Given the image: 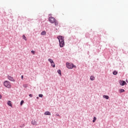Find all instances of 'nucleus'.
Here are the masks:
<instances>
[{
	"label": "nucleus",
	"instance_id": "f257e3e1",
	"mask_svg": "<svg viewBox=\"0 0 128 128\" xmlns=\"http://www.w3.org/2000/svg\"><path fill=\"white\" fill-rule=\"evenodd\" d=\"M57 38L59 40L60 48H64V38L62 36H59L57 37Z\"/></svg>",
	"mask_w": 128,
	"mask_h": 128
},
{
	"label": "nucleus",
	"instance_id": "f03ea898",
	"mask_svg": "<svg viewBox=\"0 0 128 128\" xmlns=\"http://www.w3.org/2000/svg\"><path fill=\"white\" fill-rule=\"evenodd\" d=\"M66 66L69 69H72L73 68H76V66H74L72 64V63H68V62H66Z\"/></svg>",
	"mask_w": 128,
	"mask_h": 128
},
{
	"label": "nucleus",
	"instance_id": "7ed1b4c3",
	"mask_svg": "<svg viewBox=\"0 0 128 128\" xmlns=\"http://www.w3.org/2000/svg\"><path fill=\"white\" fill-rule=\"evenodd\" d=\"M4 84L6 88H12V85L10 84V82L6 80L4 82Z\"/></svg>",
	"mask_w": 128,
	"mask_h": 128
},
{
	"label": "nucleus",
	"instance_id": "20e7f679",
	"mask_svg": "<svg viewBox=\"0 0 128 128\" xmlns=\"http://www.w3.org/2000/svg\"><path fill=\"white\" fill-rule=\"evenodd\" d=\"M49 22H51V24H54V22H56V18L52 16H50L48 18Z\"/></svg>",
	"mask_w": 128,
	"mask_h": 128
},
{
	"label": "nucleus",
	"instance_id": "39448f33",
	"mask_svg": "<svg viewBox=\"0 0 128 128\" xmlns=\"http://www.w3.org/2000/svg\"><path fill=\"white\" fill-rule=\"evenodd\" d=\"M31 124L33 126H38V122H36V120H32L31 122Z\"/></svg>",
	"mask_w": 128,
	"mask_h": 128
},
{
	"label": "nucleus",
	"instance_id": "423d86ee",
	"mask_svg": "<svg viewBox=\"0 0 128 128\" xmlns=\"http://www.w3.org/2000/svg\"><path fill=\"white\" fill-rule=\"evenodd\" d=\"M8 79L9 80H11V82H14V79L11 76H8Z\"/></svg>",
	"mask_w": 128,
	"mask_h": 128
},
{
	"label": "nucleus",
	"instance_id": "0eeeda50",
	"mask_svg": "<svg viewBox=\"0 0 128 128\" xmlns=\"http://www.w3.org/2000/svg\"><path fill=\"white\" fill-rule=\"evenodd\" d=\"M7 104H8V106H9L12 108V102H10V100H8V102Z\"/></svg>",
	"mask_w": 128,
	"mask_h": 128
},
{
	"label": "nucleus",
	"instance_id": "6e6552de",
	"mask_svg": "<svg viewBox=\"0 0 128 128\" xmlns=\"http://www.w3.org/2000/svg\"><path fill=\"white\" fill-rule=\"evenodd\" d=\"M44 116H50L51 114L50 112H46L44 114Z\"/></svg>",
	"mask_w": 128,
	"mask_h": 128
},
{
	"label": "nucleus",
	"instance_id": "1a4fd4ad",
	"mask_svg": "<svg viewBox=\"0 0 128 128\" xmlns=\"http://www.w3.org/2000/svg\"><path fill=\"white\" fill-rule=\"evenodd\" d=\"M126 84L125 81H122L120 82V86H124Z\"/></svg>",
	"mask_w": 128,
	"mask_h": 128
},
{
	"label": "nucleus",
	"instance_id": "9d476101",
	"mask_svg": "<svg viewBox=\"0 0 128 128\" xmlns=\"http://www.w3.org/2000/svg\"><path fill=\"white\" fill-rule=\"evenodd\" d=\"M95 78L94 76H90V80H94Z\"/></svg>",
	"mask_w": 128,
	"mask_h": 128
},
{
	"label": "nucleus",
	"instance_id": "9b49d317",
	"mask_svg": "<svg viewBox=\"0 0 128 128\" xmlns=\"http://www.w3.org/2000/svg\"><path fill=\"white\" fill-rule=\"evenodd\" d=\"M54 22L56 26H58V20H56Z\"/></svg>",
	"mask_w": 128,
	"mask_h": 128
},
{
	"label": "nucleus",
	"instance_id": "f8f14e48",
	"mask_svg": "<svg viewBox=\"0 0 128 128\" xmlns=\"http://www.w3.org/2000/svg\"><path fill=\"white\" fill-rule=\"evenodd\" d=\"M103 98H106V100H108V98H110V97H108V96H106V95H104V96H103Z\"/></svg>",
	"mask_w": 128,
	"mask_h": 128
},
{
	"label": "nucleus",
	"instance_id": "ddd939ff",
	"mask_svg": "<svg viewBox=\"0 0 128 128\" xmlns=\"http://www.w3.org/2000/svg\"><path fill=\"white\" fill-rule=\"evenodd\" d=\"M124 92V89H120L119 90V92H120V94H122V92Z\"/></svg>",
	"mask_w": 128,
	"mask_h": 128
},
{
	"label": "nucleus",
	"instance_id": "4468645a",
	"mask_svg": "<svg viewBox=\"0 0 128 128\" xmlns=\"http://www.w3.org/2000/svg\"><path fill=\"white\" fill-rule=\"evenodd\" d=\"M46 34V31H43L41 32L42 36H45Z\"/></svg>",
	"mask_w": 128,
	"mask_h": 128
},
{
	"label": "nucleus",
	"instance_id": "2eb2a0df",
	"mask_svg": "<svg viewBox=\"0 0 128 128\" xmlns=\"http://www.w3.org/2000/svg\"><path fill=\"white\" fill-rule=\"evenodd\" d=\"M51 66H52V68H54L56 66V65L54 64V62L51 63Z\"/></svg>",
	"mask_w": 128,
	"mask_h": 128
},
{
	"label": "nucleus",
	"instance_id": "dca6fc26",
	"mask_svg": "<svg viewBox=\"0 0 128 128\" xmlns=\"http://www.w3.org/2000/svg\"><path fill=\"white\" fill-rule=\"evenodd\" d=\"M113 74H114V76H116V74H118V72H116V70H114L113 72Z\"/></svg>",
	"mask_w": 128,
	"mask_h": 128
},
{
	"label": "nucleus",
	"instance_id": "f3484780",
	"mask_svg": "<svg viewBox=\"0 0 128 128\" xmlns=\"http://www.w3.org/2000/svg\"><path fill=\"white\" fill-rule=\"evenodd\" d=\"M57 72H58V74H60V76H62V72H61V71H60V70H58Z\"/></svg>",
	"mask_w": 128,
	"mask_h": 128
},
{
	"label": "nucleus",
	"instance_id": "a211bd4d",
	"mask_svg": "<svg viewBox=\"0 0 128 128\" xmlns=\"http://www.w3.org/2000/svg\"><path fill=\"white\" fill-rule=\"evenodd\" d=\"M48 62H50V64H52L53 62H54V61L52 60V59H48Z\"/></svg>",
	"mask_w": 128,
	"mask_h": 128
},
{
	"label": "nucleus",
	"instance_id": "6ab92c4d",
	"mask_svg": "<svg viewBox=\"0 0 128 128\" xmlns=\"http://www.w3.org/2000/svg\"><path fill=\"white\" fill-rule=\"evenodd\" d=\"M24 40H27L26 37L24 35L22 36Z\"/></svg>",
	"mask_w": 128,
	"mask_h": 128
},
{
	"label": "nucleus",
	"instance_id": "aec40b11",
	"mask_svg": "<svg viewBox=\"0 0 128 128\" xmlns=\"http://www.w3.org/2000/svg\"><path fill=\"white\" fill-rule=\"evenodd\" d=\"M96 118L94 117L92 120L93 122H96Z\"/></svg>",
	"mask_w": 128,
	"mask_h": 128
},
{
	"label": "nucleus",
	"instance_id": "412c9836",
	"mask_svg": "<svg viewBox=\"0 0 128 128\" xmlns=\"http://www.w3.org/2000/svg\"><path fill=\"white\" fill-rule=\"evenodd\" d=\"M39 98H42V96H44V95H42V94H40L38 95Z\"/></svg>",
	"mask_w": 128,
	"mask_h": 128
},
{
	"label": "nucleus",
	"instance_id": "4be33fe9",
	"mask_svg": "<svg viewBox=\"0 0 128 128\" xmlns=\"http://www.w3.org/2000/svg\"><path fill=\"white\" fill-rule=\"evenodd\" d=\"M24 102L23 100H22L20 102V106H22Z\"/></svg>",
	"mask_w": 128,
	"mask_h": 128
},
{
	"label": "nucleus",
	"instance_id": "5701e85b",
	"mask_svg": "<svg viewBox=\"0 0 128 128\" xmlns=\"http://www.w3.org/2000/svg\"><path fill=\"white\" fill-rule=\"evenodd\" d=\"M32 54H36V52L34 50L31 51Z\"/></svg>",
	"mask_w": 128,
	"mask_h": 128
},
{
	"label": "nucleus",
	"instance_id": "b1692460",
	"mask_svg": "<svg viewBox=\"0 0 128 128\" xmlns=\"http://www.w3.org/2000/svg\"><path fill=\"white\" fill-rule=\"evenodd\" d=\"M23 86H24V88H26V86H28V85H27V84H24V85H23Z\"/></svg>",
	"mask_w": 128,
	"mask_h": 128
},
{
	"label": "nucleus",
	"instance_id": "393cba45",
	"mask_svg": "<svg viewBox=\"0 0 128 128\" xmlns=\"http://www.w3.org/2000/svg\"><path fill=\"white\" fill-rule=\"evenodd\" d=\"M29 96H30V98H32V94H30Z\"/></svg>",
	"mask_w": 128,
	"mask_h": 128
},
{
	"label": "nucleus",
	"instance_id": "a878e982",
	"mask_svg": "<svg viewBox=\"0 0 128 128\" xmlns=\"http://www.w3.org/2000/svg\"><path fill=\"white\" fill-rule=\"evenodd\" d=\"M21 78H22V80H24V76L22 75V76H21Z\"/></svg>",
	"mask_w": 128,
	"mask_h": 128
},
{
	"label": "nucleus",
	"instance_id": "bb28decb",
	"mask_svg": "<svg viewBox=\"0 0 128 128\" xmlns=\"http://www.w3.org/2000/svg\"><path fill=\"white\" fill-rule=\"evenodd\" d=\"M2 98V95L0 94V99Z\"/></svg>",
	"mask_w": 128,
	"mask_h": 128
},
{
	"label": "nucleus",
	"instance_id": "cd10ccee",
	"mask_svg": "<svg viewBox=\"0 0 128 128\" xmlns=\"http://www.w3.org/2000/svg\"><path fill=\"white\" fill-rule=\"evenodd\" d=\"M36 98H38V97H37Z\"/></svg>",
	"mask_w": 128,
	"mask_h": 128
},
{
	"label": "nucleus",
	"instance_id": "c85d7f7f",
	"mask_svg": "<svg viewBox=\"0 0 128 128\" xmlns=\"http://www.w3.org/2000/svg\"><path fill=\"white\" fill-rule=\"evenodd\" d=\"M57 116H60V115H58H58H57Z\"/></svg>",
	"mask_w": 128,
	"mask_h": 128
}]
</instances>
